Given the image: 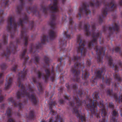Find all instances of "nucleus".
<instances>
[{
  "label": "nucleus",
  "mask_w": 122,
  "mask_h": 122,
  "mask_svg": "<svg viewBox=\"0 0 122 122\" xmlns=\"http://www.w3.org/2000/svg\"><path fill=\"white\" fill-rule=\"evenodd\" d=\"M69 91L71 89L74 90V94L72 98L69 99V96L66 95H64L65 100L61 98L59 100V102L60 104L64 103L65 101H67L68 103L67 104L71 107L72 111L73 113L75 114L77 117L81 120V122H86V119L85 116L82 115L81 111L78 109L81 110L82 107L85 106L86 110H90L92 114L95 116L98 119L100 118V113L102 115V120H99V122H105L106 118H107V112L105 107L104 106L103 101L101 100L97 93L95 92L93 94V99L90 97H87L86 101H84L82 102L78 97V96L81 97L84 96L85 93L83 89L79 90L78 91L77 90L78 88H67Z\"/></svg>",
  "instance_id": "nucleus-1"
},
{
  "label": "nucleus",
  "mask_w": 122,
  "mask_h": 122,
  "mask_svg": "<svg viewBox=\"0 0 122 122\" xmlns=\"http://www.w3.org/2000/svg\"><path fill=\"white\" fill-rule=\"evenodd\" d=\"M53 5L51 6H50L51 5L48 7L42 5H41V10H43V12L45 14H47L48 11H50V13H52L51 16L50 21L48 22L49 25L50 26L52 30H50L48 33L49 37L48 36H46L45 35L41 37V43H39L37 44L33 43L30 44V49L29 50V52L30 53H34L38 50L41 49L42 45V43L44 44L46 41L48 42L49 40H53L56 36V32L54 31L56 28V16L55 14L59 13V11L57 0H53Z\"/></svg>",
  "instance_id": "nucleus-2"
},
{
  "label": "nucleus",
  "mask_w": 122,
  "mask_h": 122,
  "mask_svg": "<svg viewBox=\"0 0 122 122\" xmlns=\"http://www.w3.org/2000/svg\"><path fill=\"white\" fill-rule=\"evenodd\" d=\"M19 0L20 4L17 7L16 11L18 14L20 15V17L22 16V18H20L19 20L17 23L19 26H21L22 29L20 38L19 39H16L15 43L16 45L19 44L22 40H23V43L24 44V49H22V50H23V52L20 55V56L21 59H24V61L23 64L25 65L27 62V60L29 59V57L28 56H25V54L27 51V47L28 43L29 36L27 34L28 30L24 26L23 23L26 24L28 23L29 26L32 29L34 26V22L32 21H29V18L25 13H21V12L23 10L25 3L24 2V0Z\"/></svg>",
  "instance_id": "nucleus-3"
},
{
  "label": "nucleus",
  "mask_w": 122,
  "mask_h": 122,
  "mask_svg": "<svg viewBox=\"0 0 122 122\" xmlns=\"http://www.w3.org/2000/svg\"><path fill=\"white\" fill-rule=\"evenodd\" d=\"M82 22H80L79 23L78 27L79 30L83 28L86 36H92L93 38L96 37L89 42L87 48L90 50L92 47L96 46L94 49L95 51L97 56V61L98 62H102L103 57L105 55V49L104 47L99 46L97 45V39L100 36V34L99 32H95L96 29L95 23L92 25V30L91 31L90 30V25L88 23H85L83 27L82 26Z\"/></svg>",
  "instance_id": "nucleus-4"
},
{
  "label": "nucleus",
  "mask_w": 122,
  "mask_h": 122,
  "mask_svg": "<svg viewBox=\"0 0 122 122\" xmlns=\"http://www.w3.org/2000/svg\"><path fill=\"white\" fill-rule=\"evenodd\" d=\"M25 67L23 71L18 73L19 77L17 79V82L19 84V87H21V90L18 91L17 93V100L19 102H23L25 103L26 100L24 99L25 97L29 99L34 105H36L38 102L36 98L34 91L29 85L26 87L22 84H21V81L24 80L26 79V76L28 72V70H25Z\"/></svg>",
  "instance_id": "nucleus-5"
},
{
  "label": "nucleus",
  "mask_w": 122,
  "mask_h": 122,
  "mask_svg": "<svg viewBox=\"0 0 122 122\" xmlns=\"http://www.w3.org/2000/svg\"><path fill=\"white\" fill-rule=\"evenodd\" d=\"M105 1L106 0H100V2L97 0H91V1L87 3H83L79 8V13L77 16L79 17L80 19L82 13L86 15L90 14L91 11L89 9V6L92 7H97L103 4L104 7L102 11V17L104 18L107 15L108 11H114L116 9L117 6L115 4L114 0H112L110 3H107V4H105Z\"/></svg>",
  "instance_id": "nucleus-6"
},
{
  "label": "nucleus",
  "mask_w": 122,
  "mask_h": 122,
  "mask_svg": "<svg viewBox=\"0 0 122 122\" xmlns=\"http://www.w3.org/2000/svg\"><path fill=\"white\" fill-rule=\"evenodd\" d=\"M65 57L69 60L70 64L72 62L74 63V66L71 67V71L72 73L73 76V78L72 79V80L74 81L80 82V69L82 71V79L84 80L87 79L89 75V73L88 70L87 69H85V71L83 70L84 68V63H81L80 62L81 60V57L74 55L72 58H71L70 56H68L67 54Z\"/></svg>",
  "instance_id": "nucleus-7"
},
{
  "label": "nucleus",
  "mask_w": 122,
  "mask_h": 122,
  "mask_svg": "<svg viewBox=\"0 0 122 122\" xmlns=\"http://www.w3.org/2000/svg\"><path fill=\"white\" fill-rule=\"evenodd\" d=\"M43 60L46 65L47 66V67L45 65L44 66V67L46 68L45 70V75L44 73L42 74L40 70H38L36 72L38 77L39 79H40L42 76L43 79L45 80V82H47L50 77L51 80L53 82L55 80V74L53 67H52L51 69L49 68L51 60L47 56H44Z\"/></svg>",
  "instance_id": "nucleus-8"
},
{
  "label": "nucleus",
  "mask_w": 122,
  "mask_h": 122,
  "mask_svg": "<svg viewBox=\"0 0 122 122\" xmlns=\"http://www.w3.org/2000/svg\"><path fill=\"white\" fill-rule=\"evenodd\" d=\"M3 40L0 41V51H2V53H0V56L2 57H5L6 60H7L9 59L10 55L11 53H12L13 54L16 53L17 46V45H15V42L11 41L9 47H7L6 48V53H5V51L2 48V46L3 45H5L7 44L8 37L6 35H4L3 36Z\"/></svg>",
  "instance_id": "nucleus-9"
},
{
  "label": "nucleus",
  "mask_w": 122,
  "mask_h": 122,
  "mask_svg": "<svg viewBox=\"0 0 122 122\" xmlns=\"http://www.w3.org/2000/svg\"><path fill=\"white\" fill-rule=\"evenodd\" d=\"M17 25L14 18L12 17L8 18L7 20V30L11 34V37L13 38L17 29Z\"/></svg>",
  "instance_id": "nucleus-10"
},
{
  "label": "nucleus",
  "mask_w": 122,
  "mask_h": 122,
  "mask_svg": "<svg viewBox=\"0 0 122 122\" xmlns=\"http://www.w3.org/2000/svg\"><path fill=\"white\" fill-rule=\"evenodd\" d=\"M77 43L79 45V47L77 48V53H80L81 56H85L87 51L85 47V41H82L80 35H78L77 36Z\"/></svg>",
  "instance_id": "nucleus-11"
},
{
  "label": "nucleus",
  "mask_w": 122,
  "mask_h": 122,
  "mask_svg": "<svg viewBox=\"0 0 122 122\" xmlns=\"http://www.w3.org/2000/svg\"><path fill=\"white\" fill-rule=\"evenodd\" d=\"M68 32V31H64V35L66 36V38L63 37L62 38H61L59 40V48L60 51H66L67 52L68 51L65 48L66 45V38L68 39H71L70 35L67 34Z\"/></svg>",
  "instance_id": "nucleus-12"
},
{
  "label": "nucleus",
  "mask_w": 122,
  "mask_h": 122,
  "mask_svg": "<svg viewBox=\"0 0 122 122\" xmlns=\"http://www.w3.org/2000/svg\"><path fill=\"white\" fill-rule=\"evenodd\" d=\"M46 97H48L49 99L50 100V101H48V103L50 106L49 109L51 110L50 113L52 115H54L56 114V112L54 111L52 108L53 107V106H55L56 104V101L53 102L51 99L53 95L52 93L50 94L49 93L47 92H46Z\"/></svg>",
  "instance_id": "nucleus-13"
},
{
  "label": "nucleus",
  "mask_w": 122,
  "mask_h": 122,
  "mask_svg": "<svg viewBox=\"0 0 122 122\" xmlns=\"http://www.w3.org/2000/svg\"><path fill=\"white\" fill-rule=\"evenodd\" d=\"M106 58L108 61V65L112 68H115V70L116 72L118 71L119 70H122V63L121 61H120L119 62V66L118 67L117 65L115 66L113 64V59L111 56H106Z\"/></svg>",
  "instance_id": "nucleus-14"
},
{
  "label": "nucleus",
  "mask_w": 122,
  "mask_h": 122,
  "mask_svg": "<svg viewBox=\"0 0 122 122\" xmlns=\"http://www.w3.org/2000/svg\"><path fill=\"white\" fill-rule=\"evenodd\" d=\"M104 70V68H101L100 70L98 71L96 73L95 72V73L96 74V77L92 80H91V82L93 84L92 85H94L97 84V81L98 78L99 79L101 78L102 73Z\"/></svg>",
  "instance_id": "nucleus-15"
},
{
  "label": "nucleus",
  "mask_w": 122,
  "mask_h": 122,
  "mask_svg": "<svg viewBox=\"0 0 122 122\" xmlns=\"http://www.w3.org/2000/svg\"><path fill=\"white\" fill-rule=\"evenodd\" d=\"M107 93L108 95L113 97L116 100V101H118L119 102H122V95L120 96L119 98H117V93H113L112 92V89H109L107 91Z\"/></svg>",
  "instance_id": "nucleus-16"
},
{
  "label": "nucleus",
  "mask_w": 122,
  "mask_h": 122,
  "mask_svg": "<svg viewBox=\"0 0 122 122\" xmlns=\"http://www.w3.org/2000/svg\"><path fill=\"white\" fill-rule=\"evenodd\" d=\"M9 102L11 103L12 105L15 107H17L20 109H21L24 106L21 103H18L13 99L12 97H10L8 99Z\"/></svg>",
  "instance_id": "nucleus-17"
},
{
  "label": "nucleus",
  "mask_w": 122,
  "mask_h": 122,
  "mask_svg": "<svg viewBox=\"0 0 122 122\" xmlns=\"http://www.w3.org/2000/svg\"><path fill=\"white\" fill-rule=\"evenodd\" d=\"M108 29L109 33L108 37L109 38L113 34L114 32L115 31H118L119 26L117 24L115 23L114 26H113L112 27H109Z\"/></svg>",
  "instance_id": "nucleus-18"
},
{
  "label": "nucleus",
  "mask_w": 122,
  "mask_h": 122,
  "mask_svg": "<svg viewBox=\"0 0 122 122\" xmlns=\"http://www.w3.org/2000/svg\"><path fill=\"white\" fill-rule=\"evenodd\" d=\"M33 81L35 83L37 84V86L38 90L40 93H42L43 92V89L41 83L36 81V78L33 77L32 78Z\"/></svg>",
  "instance_id": "nucleus-19"
},
{
  "label": "nucleus",
  "mask_w": 122,
  "mask_h": 122,
  "mask_svg": "<svg viewBox=\"0 0 122 122\" xmlns=\"http://www.w3.org/2000/svg\"><path fill=\"white\" fill-rule=\"evenodd\" d=\"M58 61H59L60 63L58 65L56 68L58 70L61 71L62 70V64L63 62H65V59L64 57H62L60 58H58Z\"/></svg>",
  "instance_id": "nucleus-20"
},
{
  "label": "nucleus",
  "mask_w": 122,
  "mask_h": 122,
  "mask_svg": "<svg viewBox=\"0 0 122 122\" xmlns=\"http://www.w3.org/2000/svg\"><path fill=\"white\" fill-rule=\"evenodd\" d=\"M56 120L55 122H64V121L60 116L57 115L56 117ZM41 122H46L45 120H42ZM48 122H54L53 119V117H51L49 119Z\"/></svg>",
  "instance_id": "nucleus-21"
},
{
  "label": "nucleus",
  "mask_w": 122,
  "mask_h": 122,
  "mask_svg": "<svg viewBox=\"0 0 122 122\" xmlns=\"http://www.w3.org/2000/svg\"><path fill=\"white\" fill-rule=\"evenodd\" d=\"M112 116L110 118V122H117V118L118 117V113L115 110H114L112 113Z\"/></svg>",
  "instance_id": "nucleus-22"
},
{
  "label": "nucleus",
  "mask_w": 122,
  "mask_h": 122,
  "mask_svg": "<svg viewBox=\"0 0 122 122\" xmlns=\"http://www.w3.org/2000/svg\"><path fill=\"white\" fill-rule=\"evenodd\" d=\"M28 10H30V12H32L34 15H40L39 12L37 10V8L36 7H29Z\"/></svg>",
  "instance_id": "nucleus-23"
},
{
  "label": "nucleus",
  "mask_w": 122,
  "mask_h": 122,
  "mask_svg": "<svg viewBox=\"0 0 122 122\" xmlns=\"http://www.w3.org/2000/svg\"><path fill=\"white\" fill-rule=\"evenodd\" d=\"M12 80V78H10L9 79V82L5 83V90L9 89L10 87Z\"/></svg>",
  "instance_id": "nucleus-24"
},
{
  "label": "nucleus",
  "mask_w": 122,
  "mask_h": 122,
  "mask_svg": "<svg viewBox=\"0 0 122 122\" xmlns=\"http://www.w3.org/2000/svg\"><path fill=\"white\" fill-rule=\"evenodd\" d=\"M4 14V11L3 10H0V25L3 24L4 21V18L2 15Z\"/></svg>",
  "instance_id": "nucleus-25"
},
{
  "label": "nucleus",
  "mask_w": 122,
  "mask_h": 122,
  "mask_svg": "<svg viewBox=\"0 0 122 122\" xmlns=\"http://www.w3.org/2000/svg\"><path fill=\"white\" fill-rule=\"evenodd\" d=\"M114 77L115 80H116L118 82H120L122 81V79L119 74H116L114 75Z\"/></svg>",
  "instance_id": "nucleus-26"
},
{
  "label": "nucleus",
  "mask_w": 122,
  "mask_h": 122,
  "mask_svg": "<svg viewBox=\"0 0 122 122\" xmlns=\"http://www.w3.org/2000/svg\"><path fill=\"white\" fill-rule=\"evenodd\" d=\"M34 110L31 111L29 113V118L31 119H34L35 117L34 114Z\"/></svg>",
  "instance_id": "nucleus-27"
},
{
  "label": "nucleus",
  "mask_w": 122,
  "mask_h": 122,
  "mask_svg": "<svg viewBox=\"0 0 122 122\" xmlns=\"http://www.w3.org/2000/svg\"><path fill=\"white\" fill-rule=\"evenodd\" d=\"M6 114H7L8 117V118H10L11 117V109L9 107L7 108V111Z\"/></svg>",
  "instance_id": "nucleus-28"
},
{
  "label": "nucleus",
  "mask_w": 122,
  "mask_h": 122,
  "mask_svg": "<svg viewBox=\"0 0 122 122\" xmlns=\"http://www.w3.org/2000/svg\"><path fill=\"white\" fill-rule=\"evenodd\" d=\"M9 1L8 0H2V5L4 6L5 8L7 6H8V3Z\"/></svg>",
  "instance_id": "nucleus-29"
},
{
  "label": "nucleus",
  "mask_w": 122,
  "mask_h": 122,
  "mask_svg": "<svg viewBox=\"0 0 122 122\" xmlns=\"http://www.w3.org/2000/svg\"><path fill=\"white\" fill-rule=\"evenodd\" d=\"M40 58V57L38 56H35L34 60L36 62V64L39 63Z\"/></svg>",
  "instance_id": "nucleus-30"
},
{
  "label": "nucleus",
  "mask_w": 122,
  "mask_h": 122,
  "mask_svg": "<svg viewBox=\"0 0 122 122\" xmlns=\"http://www.w3.org/2000/svg\"><path fill=\"white\" fill-rule=\"evenodd\" d=\"M112 80V79L110 78L108 79L107 78L105 82L107 85L109 86L110 85Z\"/></svg>",
  "instance_id": "nucleus-31"
},
{
  "label": "nucleus",
  "mask_w": 122,
  "mask_h": 122,
  "mask_svg": "<svg viewBox=\"0 0 122 122\" xmlns=\"http://www.w3.org/2000/svg\"><path fill=\"white\" fill-rule=\"evenodd\" d=\"M73 23V22L72 20V19L71 18H69V23L70 26H69V29L71 28L72 27V25Z\"/></svg>",
  "instance_id": "nucleus-32"
},
{
  "label": "nucleus",
  "mask_w": 122,
  "mask_h": 122,
  "mask_svg": "<svg viewBox=\"0 0 122 122\" xmlns=\"http://www.w3.org/2000/svg\"><path fill=\"white\" fill-rule=\"evenodd\" d=\"M1 69L2 70H5L7 68V66L5 63L2 64L1 66Z\"/></svg>",
  "instance_id": "nucleus-33"
},
{
  "label": "nucleus",
  "mask_w": 122,
  "mask_h": 122,
  "mask_svg": "<svg viewBox=\"0 0 122 122\" xmlns=\"http://www.w3.org/2000/svg\"><path fill=\"white\" fill-rule=\"evenodd\" d=\"M120 83L115 82L114 85L115 90H118V88L119 87V84Z\"/></svg>",
  "instance_id": "nucleus-34"
},
{
  "label": "nucleus",
  "mask_w": 122,
  "mask_h": 122,
  "mask_svg": "<svg viewBox=\"0 0 122 122\" xmlns=\"http://www.w3.org/2000/svg\"><path fill=\"white\" fill-rule=\"evenodd\" d=\"M115 51L117 52H120V55L122 56V52H120V49L118 47H116L115 48Z\"/></svg>",
  "instance_id": "nucleus-35"
},
{
  "label": "nucleus",
  "mask_w": 122,
  "mask_h": 122,
  "mask_svg": "<svg viewBox=\"0 0 122 122\" xmlns=\"http://www.w3.org/2000/svg\"><path fill=\"white\" fill-rule=\"evenodd\" d=\"M17 66L16 65H15L11 68V70L14 72H15L17 68Z\"/></svg>",
  "instance_id": "nucleus-36"
},
{
  "label": "nucleus",
  "mask_w": 122,
  "mask_h": 122,
  "mask_svg": "<svg viewBox=\"0 0 122 122\" xmlns=\"http://www.w3.org/2000/svg\"><path fill=\"white\" fill-rule=\"evenodd\" d=\"M91 62L90 60L88 59L86 61V64L87 66H89L91 65Z\"/></svg>",
  "instance_id": "nucleus-37"
},
{
  "label": "nucleus",
  "mask_w": 122,
  "mask_h": 122,
  "mask_svg": "<svg viewBox=\"0 0 122 122\" xmlns=\"http://www.w3.org/2000/svg\"><path fill=\"white\" fill-rule=\"evenodd\" d=\"M1 92L2 91L0 89V96H1V97H0V102H2L4 99L3 96H2Z\"/></svg>",
  "instance_id": "nucleus-38"
},
{
  "label": "nucleus",
  "mask_w": 122,
  "mask_h": 122,
  "mask_svg": "<svg viewBox=\"0 0 122 122\" xmlns=\"http://www.w3.org/2000/svg\"><path fill=\"white\" fill-rule=\"evenodd\" d=\"M109 106L110 108L113 109L114 108V105L112 102H110L109 103Z\"/></svg>",
  "instance_id": "nucleus-39"
},
{
  "label": "nucleus",
  "mask_w": 122,
  "mask_h": 122,
  "mask_svg": "<svg viewBox=\"0 0 122 122\" xmlns=\"http://www.w3.org/2000/svg\"><path fill=\"white\" fill-rule=\"evenodd\" d=\"M6 105V104H5L1 105L0 106V108L2 109H4Z\"/></svg>",
  "instance_id": "nucleus-40"
},
{
  "label": "nucleus",
  "mask_w": 122,
  "mask_h": 122,
  "mask_svg": "<svg viewBox=\"0 0 122 122\" xmlns=\"http://www.w3.org/2000/svg\"><path fill=\"white\" fill-rule=\"evenodd\" d=\"M3 75V73H0V78ZM3 80L2 79L0 81V84H2L3 83Z\"/></svg>",
  "instance_id": "nucleus-41"
},
{
  "label": "nucleus",
  "mask_w": 122,
  "mask_h": 122,
  "mask_svg": "<svg viewBox=\"0 0 122 122\" xmlns=\"http://www.w3.org/2000/svg\"><path fill=\"white\" fill-rule=\"evenodd\" d=\"M103 22L101 16L99 17V22L100 24H101Z\"/></svg>",
  "instance_id": "nucleus-42"
},
{
  "label": "nucleus",
  "mask_w": 122,
  "mask_h": 122,
  "mask_svg": "<svg viewBox=\"0 0 122 122\" xmlns=\"http://www.w3.org/2000/svg\"><path fill=\"white\" fill-rule=\"evenodd\" d=\"M60 82H61V83L62 84L63 83V82L64 81V80L63 79V77L62 76H61L60 78Z\"/></svg>",
  "instance_id": "nucleus-43"
},
{
  "label": "nucleus",
  "mask_w": 122,
  "mask_h": 122,
  "mask_svg": "<svg viewBox=\"0 0 122 122\" xmlns=\"http://www.w3.org/2000/svg\"><path fill=\"white\" fill-rule=\"evenodd\" d=\"M103 29L104 31L105 32L106 31L107 28L105 26H103Z\"/></svg>",
  "instance_id": "nucleus-44"
},
{
  "label": "nucleus",
  "mask_w": 122,
  "mask_h": 122,
  "mask_svg": "<svg viewBox=\"0 0 122 122\" xmlns=\"http://www.w3.org/2000/svg\"><path fill=\"white\" fill-rule=\"evenodd\" d=\"M7 122H15L14 120L11 118L9 119L8 120Z\"/></svg>",
  "instance_id": "nucleus-45"
},
{
  "label": "nucleus",
  "mask_w": 122,
  "mask_h": 122,
  "mask_svg": "<svg viewBox=\"0 0 122 122\" xmlns=\"http://www.w3.org/2000/svg\"><path fill=\"white\" fill-rule=\"evenodd\" d=\"M120 113L121 115V116L122 117V107H120Z\"/></svg>",
  "instance_id": "nucleus-46"
},
{
  "label": "nucleus",
  "mask_w": 122,
  "mask_h": 122,
  "mask_svg": "<svg viewBox=\"0 0 122 122\" xmlns=\"http://www.w3.org/2000/svg\"><path fill=\"white\" fill-rule=\"evenodd\" d=\"M119 5L122 6V0H119Z\"/></svg>",
  "instance_id": "nucleus-47"
},
{
  "label": "nucleus",
  "mask_w": 122,
  "mask_h": 122,
  "mask_svg": "<svg viewBox=\"0 0 122 122\" xmlns=\"http://www.w3.org/2000/svg\"><path fill=\"white\" fill-rule=\"evenodd\" d=\"M101 37H100V43L101 44L102 43H103L104 40H103V39L102 40H101Z\"/></svg>",
  "instance_id": "nucleus-48"
},
{
  "label": "nucleus",
  "mask_w": 122,
  "mask_h": 122,
  "mask_svg": "<svg viewBox=\"0 0 122 122\" xmlns=\"http://www.w3.org/2000/svg\"><path fill=\"white\" fill-rule=\"evenodd\" d=\"M63 88L62 87H61L60 88V89H59V92H62L63 90Z\"/></svg>",
  "instance_id": "nucleus-49"
},
{
  "label": "nucleus",
  "mask_w": 122,
  "mask_h": 122,
  "mask_svg": "<svg viewBox=\"0 0 122 122\" xmlns=\"http://www.w3.org/2000/svg\"><path fill=\"white\" fill-rule=\"evenodd\" d=\"M100 86L101 88L103 89L104 88V85L103 84H101Z\"/></svg>",
  "instance_id": "nucleus-50"
},
{
  "label": "nucleus",
  "mask_w": 122,
  "mask_h": 122,
  "mask_svg": "<svg viewBox=\"0 0 122 122\" xmlns=\"http://www.w3.org/2000/svg\"><path fill=\"white\" fill-rule=\"evenodd\" d=\"M88 84V82L87 81H85L84 83V85H87Z\"/></svg>",
  "instance_id": "nucleus-51"
},
{
  "label": "nucleus",
  "mask_w": 122,
  "mask_h": 122,
  "mask_svg": "<svg viewBox=\"0 0 122 122\" xmlns=\"http://www.w3.org/2000/svg\"><path fill=\"white\" fill-rule=\"evenodd\" d=\"M73 11V10L72 9H70L69 10V12L71 13L72 12V11ZM70 13H69V15H70Z\"/></svg>",
  "instance_id": "nucleus-52"
},
{
  "label": "nucleus",
  "mask_w": 122,
  "mask_h": 122,
  "mask_svg": "<svg viewBox=\"0 0 122 122\" xmlns=\"http://www.w3.org/2000/svg\"><path fill=\"white\" fill-rule=\"evenodd\" d=\"M66 0H62V3L63 4H64Z\"/></svg>",
  "instance_id": "nucleus-53"
},
{
  "label": "nucleus",
  "mask_w": 122,
  "mask_h": 122,
  "mask_svg": "<svg viewBox=\"0 0 122 122\" xmlns=\"http://www.w3.org/2000/svg\"><path fill=\"white\" fill-rule=\"evenodd\" d=\"M104 76L102 77V81L103 82H104Z\"/></svg>",
  "instance_id": "nucleus-54"
},
{
  "label": "nucleus",
  "mask_w": 122,
  "mask_h": 122,
  "mask_svg": "<svg viewBox=\"0 0 122 122\" xmlns=\"http://www.w3.org/2000/svg\"><path fill=\"white\" fill-rule=\"evenodd\" d=\"M17 115L18 116H20V114L19 113H17Z\"/></svg>",
  "instance_id": "nucleus-55"
},
{
  "label": "nucleus",
  "mask_w": 122,
  "mask_h": 122,
  "mask_svg": "<svg viewBox=\"0 0 122 122\" xmlns=\"http://www.w3.org/2000/svg\"><path fill=\"white\" fill-rule=\"evenodd\" d=\"M27 11L28 13H30L28 11V10H27Z\"/></svg>",
  "instance_id": "nucleus-56"
},
{
  "label": "nucleus",
  "mask_w": 122,
  "mask_h": 122,
  "mask_svg": "<svg viewBox=\"0 0 122 122\" xmlns=\"http://www.w3.org/2000/svg\"><path fill=\"white\" fill-rule=\"evenodd\" d=\"M90 117H93L92 115H91Z\"/></svg>",
  "instance_id": "nucleus-57"
},
{
  "label": "nucleus",
  "mask_w": 122,
  "mask_h": 122,
  "mask_svg": "<svg viewBox=\"0 0 122 122\" xmlns=\"http://www.w3.org/2000/svg\"><path fill=\"white\" fill-rule=\"evenodd\" d=\"M32 0H29V1H32ZM50 0L51 1H52V0Z\"/></svg>",
  "instance_id": "nucleus-58"
},
{
  "label": "nucleus",
  "mask_w": 122,
  "mask_h": 122,
  "mask_svg": "<svg viewBox=\"0 0 122 122\" xmlns=\"http://www.w3.org/2000/svg\"><path fill=\"white\" fill-rule=\"evenodd\" d=\"M114 49H113L112 50V51L113 52L114 51Z\"/></svg>",
  "instance_id": "nucleus-59"
},
{
  "label": "nucleus",
  "mask_w": 122,
  "mask_h": 122,
  "mask_svg": "<svg viewBox=\"0 0 122 122\" xmlns=\"http://www.w3.org/2000/svg\"><path fill=\"white\" fill-rule=\"evenodd\" d=\"M37 67H38V66H37Z\"/></svg>",
  "instance_id": "nucleus-60"
},
{
  "label": "nucleus",
  "mask_w": 122,
  "mask_h": 122,
  "mask_svg": "<svg viewBox=\"0 0 122 122\" xmlns=\"http://www.w3.org/2000/svg\"><path fill=\"white\" fill-rule=\"evenodd\" d=\"M13 1H14V0H12Z\"/></svg>",
  "instance_id": "nucleus-61"
},
{
  "label": "nucleus",
  "mask_w": 122,
  "mask_h": 122,
  "mask_svg": "<svg viewBox=\"0 0 122 122\" xmlns=\"http://www.w3.org/2000/svg\"><path fill=\"white\" fill-rule=\"evenodd\" d=\"M121 14H122V13H121Z\"/></svg>",
  "instance_id": "nucleus-62"
}]
</instances>
